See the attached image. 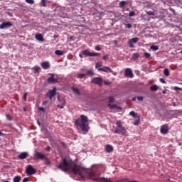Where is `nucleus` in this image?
<instances>
[{"instance_id": "473e14b6", "label": "nucleus", "mask_w": 182, "mask_h": 182, "mask_svg": "<svg viewBox=\"0 0 182 182\" xmlns=\"http://www.w3.org/2000/svg\"><path fill=\"white\" fill-rule=\"evenodd\" d=\"M150 49H151L152 50H159V46L152 45L151 46Z\"/></svg>"}, {"instance_id": "e2e57ef3", "label": "nucleus", "mask_w": 182, "mask_h": 182, "mask_svg": "<svg viewBox=\"0 0 182 182\" xmlns=\"http://www.w3.org/2000/svg\"><path fill=\"white\" fill-rule=\"evenodd\" d=\"M132 102H136V97L132 98Z\"/></svg>"}, {"instance_id": "72a5a7b5", "label": "nucleus", "mask_w": 182, "mask_h": 182, "mask_svg": "<svg viewBox=\"0 0 182 182\" xmlns=\"http://www.w3.org/2000/svg\"><path fill=\"white\" fill-rule=\"evenodd\" d=\"M58 100L60 102L61 105H65V100L63 99H60V96H58Z\"/></svg>"}, {"instance_id": "dca6fc26", "label": "nucleus", "mask_w": 182, "mask_h": 182, "mask_svg": "<svg viewBox=\"0 0 182 182\" xmlns=\"http://www.w3.org/2000/svg\"><path fill=\"white\" fill-rule=\"evenodd\" d=\"M35 38L39 42H45V38H43V36L41 33L36 34Z\"/></svg>"}, {"instance_id": "49530a36", "label": "nucleus", "mask_w": 182, "mask_h": 182, "mask_svg": "<svg viewBox=\"0 0 182 182\" xmlns=\"http://www.w3.org/2000/svg\"><path fill=\"white\" fill-rule=\"evenodd\" d=\"M38 110H40V112H43V113H45V108L44 107H38Z\"/></svg>"}, {"instance_id": "680f3d73", "label": "nucleus", "mask_w": 182, "mask_h": 182, "mask_svg": "<svg viewBox=\"0 0 182 182\" xmlns=\"http://www.w3.org/2000/svg\"><path fill=\"white\" fill-rule=\"evenodd\" d=\"M79 56L81 58H83V54L82 53V51H81V53H79Z\"/></svg>"}, {"instance_id": "6e6d98bb", "label": "nucleus", "mask_w": 182, "mask_h": 182, "mask_svg": "<svg viewBox=\"0 0 182 182\" xmlns=\"http://www.w3.org/2000/svg\"><path fill=\"white\" fill-rule=\"evenodd\" d=\"M43 106H46V105H48V101H44L42 103Z\"/></svg>"}, {"instance_id": "c756f323", "label": "nucleus", "mask_w": 182, "mask_h": 182, "mask_svg": "<svg viewBox=\"0 0 182 182\" xmlns=\"http://www.w3.org/2000/svg\"><path fill=\"white\" fill-rule=\"evenodd\" d=\"M126 5H127V2L125 1H122L119 3V8H124V6H126Z\"/></svg>"}, {"instance_id": "4468645a", "label": "nucleus", "mask_w": 182, "mask_h": 182, "mask_svg": "<svg viewBox=\"0 0 182 182\" xmlns=\"http://www.w3.org/2000/svg\"><path fill=\"white\" fill-rule=\"evenodd\" d=\"M99 72H109L110 73H113V70H112V68H110V67H103L102 68H98Z\"/></svg>"}, {"instance_id": "0eeeda50", "label": "nucleus", "mask_w": 182, "mask_h": 182, "mask_svg": "<svg viewBox=\"0 0 182 182\" xmlns=\"http://www.w3.org/2000/svg\"><path fill=\"white\" fill-rule=\"evenodd\" d=\"M91 82L92 83H94V85L102 86V84L103 83V78L100 77H95L91 80Z\"/></svg>"}, {"instance_id": "a878e982", "label": "nucleus", "mask_w": 182, "mask_h": 182, "mask_svg": "<svg viewBox=\"0 0 182 182\" xmlns=\"http://www.w3.org/2000/svg\"><path fill=\"white\" fill-rule=\"evenodd\" d=\"M164 75L166 77L170 76V70H168V68H165L164 70Z\"/></svg>"}, {"instance_id": "f3484780", "label": "nucleus", "mask_w": 182, "mask_h": 182, "mask_svg": "<svg viewBox=\"0 0 182 182\" xmlns=\"http://www.w3.org/2000/svg\"><path fill=\"white\" fill-rule=\"evenodd\" d=\"M41 67L43 69H49V68H50V64H49V62L45 61L41 63Z\"/></svg>"}, {"instance_id": "a211bd4d", "label": "nucleus", "mask_w": 182, "mask_h": 182, "mask_svg": "<svg viewBox=\"0 0 182 182\" xmlns=\"http://www.w3.org/2000/svg\"><path fill=\"white\" fill-rule=\"evenodd\" d=\"M82 54L84 55V56H92V52L89 51V50H82Z\"/></svg>"}, {"instance_id": "423d86ee", "label": "nucleus", "mask_w": 182, "mask_h": 182, "mask_svg": "<svg viewBox=\"0 0 182 182\" xmlns=\"http://www.w3.org/2000/svg\"><path fill=\"white\" fill-rule=\"evenodd\" d=\"M33 156H34V160H45V159H46V156H45V154L38 151H36L33 154Z\"/></svg>"}, {"instance_id": "cd10ccee", "label": "nucleus", "mask_w": 182, "mask_h": 182, "mask_svg": "<svg viewBox=\"0 0 182 182\" xmlns=\"http://www.w3.org/2000/svg\"><path fill=\"white\" fill-rule=\"evenodd\" d=\"M21 176H14V178H13V182H21Z\"/></svg>"}, {"instance_id": "a19ab883", "label": "nucleus", "mask_w": 182, "mask_h": 182, "mask_svg": "<svg viewBox=\"0 0 182 182\" xmlns=\"http://www.w3.org/2000/svg\"><path fill=\"white\" fill-rule=\"evenodd\" d=\"M41 5H42V6L46 8V0H41Z\"/></svg>"}, {"instance_id": "8fccbe9b", "label": "nucleus", "mask_w": 182, "mask_h": 182, "mask_svg": "<svg viewBox=\"0 0 182 182\" xmlns=\"http://www.w3.org/2000/svg\"><path fill=\"white\" fill-rule=\"evenodd\" d=\"M95 50H102V48H100L99 46H95Z\"/></svg>"}, {"instance_id": "ea45409f", "label": "nucleus", "mask_w": 182, "mask_h": 182, "mask_svg": "<svg viewBox=\"0 0 182 182\" xmlns=\"http://www.w3.org/2000/svg\"><path fill=\"white\" fill-rule=\"evenodd\" d=\"M26 2L27 4H30L31 5H33V4H35V1L34 0H26Z\"/></svg>"}, {"instance_id": "ddd939ff", "label": "nucleus", "mask_w": 182, "mask_h": 182, "mask_svg": "<svg viewBox=\"0 0 182 182\" xmlns=\"http://www.w3.org/2000/svg\"><path fill=\"white\" fill-rule=\"evenodd\" d=\"M160 132L161 134H167L168 132V125L164 124L161 127Z\"/></svg>"}, {"instance_id": "7c9ffc66", "label": "nucleus", "mask_w": 182, "mask_h": 182, "mask_svg": "<svg viewBox=\"0 0 182 182\" xmlns=\"http://www.w3.org/2000/svg\"><path fill=\"white\" fill-rule=\"evenodd\" d=\"M108 106L109 107V109H120V107H117V105H112L110 103H108Z\"/></svg>"}, {"instance_id": "f257e3e1", "label": "nucleus", "mask_w": 182, "mask_h": 182, "mask_svg": "<svg viewBox=\"0 0 182 182\" xmlns=\"http://www.w3.org/2000/svg\"><path fill=\"white\" fill-rule=\"evenodd\" d=\"M77 130H80L82 134H86L89 132V119L85 115H80V119H77L75 122Z\"/></svg>"}, {"instance_id": "774afa93", "label": "nucleus", "mask_w": 182, "mask_h": 182, "mask_svg": "<svg viewBox=\"0 0 182 182\" xmlns=\"http://www.w3.org/2000/svg\"><path fill=\"white\" fill-rule=\"evenodd\" d=\"M70 41H72L73 39V37H70Z\"/></svg>"}, {"instance_id": "0e129e2a", "label": "nucleus", "mask_w": 182, "mask_h": 182, "mask_svg": "<svg viewBox=\"0 0 182 182\" xmlns=\"http://www.w3.org/2000/svg\"><path fill=\"white\" fill-rule=\"evenodd\" d=\"M0 136H4V133H2L1 132H0Z\"/></svg>"}, {"instance_id": "338daca9", "label": "nucleus", "mask_w": 182, "mask_h": 182, "mask_svg": "<svg viewBox=\"0 0 182 182\" xmlns=\"http://www.w3.org/2000/svg\"><path fill=\"white\" fill-rule=\"evenodd\" d=\"M0 49H2V46H1V43H0Z\"/></svg>"}, {"instance_id": "e433bc0d", "label": "nucleus", "mask_w": 182, "mask_h": 182, "mask_svg": "<svg viewBox=\"0 0 182 182\" xmlns=\"http://www.w3.org/2000/svg\"><path fill=\"white\" fill-rule=\"evenodd\" d=\"M130 181L129 180V178H123V179H121V180H118L115 182H129Z\"/></svg>"}, {"instance_id": "bf43d9fd", "label": "nucleus", "mask_w": 182, "mask_h": 182, "mask_svg": "<svg viewBox=\"0 0 182 182\" xmlns=\"http://www.w3.org/2000/svg\"><path fill=\"white\" fill-rule=\"evenodd\" d=\"M46 150L47 151H50V146H47V148L46 149Z\"/></svg>"}, {"instance_id": "052dcab7", "label": "nucleus", "mask_w": 182, "mask_h": 182, "mask_svg": "<svg viewBox=\"0 0 182 182\" xmlns=\"http://www.w3.org/2000/svg\"><path fill=\"white\" fill-rule=\"evenodd\" d=\"M104 83L105 85H110V82L109 81H105Z\"/></svg>"}, {"instance_id": "69168bd1", "label": "nucleus", "mask_w": 182, "mask_h": 182, "mask_svg": "<svg viewBox=\"0 0 182 182\" xmlns=\"http://www.w3.org/2000/svg\"><path fill=\"white\" fill-rule=\"evenodd\" d=\"M38 126H41V122H39V121H38Z\"/></svg>"}, {"instance_id": "09e8293b", "label": "nucleus", "mask_w": 182, "mask_h": 182, "mask_svg": "<svg viewBox=\"0 0 182 182\" xmlns=\"http://www.w3.org/2000/svg\"><path fill=\"white\" fill-rule=\"evenodd\" d=\"M125 26H126L128 29H130V28H132V24H131V23L125 24Z\"/></svg>"}, {"instance_id": "3c124183", "label": "nucleus", "mask_w": 182, "mask_h": 182, "mask_svg": "<svg viewBox=\"0 0 182 182\" xmlns=\"http://www.w3.org/2000/svg\"><path fill=\"white\" fill-rule=\"evenodd\" d=\"M138 100H139V102H141L143 100V99H144L143 97L140 96V97H137Z\"/></svg>"}, {"instance_id": "6ab92c4d", "label": "nucleus", "mask_w": 182, "mask_h": 182, "mask_svg": "<svg viewBox=\"0 0 182 182\" xmlns=\"http://www.w3.org/2000/svg\"><path fill=\"white\" fill-rule=\"evenodd\" d=\"M71 90H73V92L74 93H76L78 96H80V91L79 90V88H76L75 87H71Z\"/></svg>"}, {"instance_id": "5701e85b", "label": "nucleus", "mask_w": 182, "mask_h": 182, "mask_svg": "<svg viewBox=\"0 0 182 182\" xmlns=\"http://www.w3.org/2000/svg\"><path fill=\"white\" fill-rule=\"evenodd\" d=\"M65 53L60 50H56L55 51V54L57 55V56H62Z\"/></svg>"}, {"instance_id": "aec40b11", "label": "nucleus", "mask_w": 182, "mask_h": 182, "mask_svg": "<svg viewBox=\"0 0 182 182\" xmlns=\"http://www.w3.org/2000/svg\"><path fill=\"white\" fill-rule=\"evenodd\" d=\"M102 66H103V63L102 62H97L95 63V69H102Z\"/></svg>"}, {"instance_id": "bb28decb", "label": "nucleus", "mask_w": 182, "mask_h": 182, "mask_svg": "<svg viewBox=\"0 0 182 182\" xmlns=\"http://www.w3.org/2000/svg\"><path fill=\"white\" fill-rule=\"evenodd\" d=\"M130 116H132V117H134V119H137V117H139V115L137 114V113H135L134 111H132L129 112Z\"/></svg>"}, {"instance_id": "a18cd8bd", "label": "nucleus", "mask_w": 182, "mask_h": 182, "mask_svg": "<svg viewBox=\"0 0 182 182\" xmlns=\"http://www.w3.org/2000/svg\"><path fill=\"white\" fill-rule=\"evenodd\" d=\"M103 60H107L109 59V55H105L102 57Z\"/></svg>"}, {"instance_id": "20e7f679", "label": "nucleus", "mask_w": 182, "mask_h": 182, "mask_svg": "<svg viewBox=\"0 0 182 182\" xmlns=\"http://www.w3.org/2000/svg\"><path fill=\"white\" fill-rule=\"evenodd\" d=\"M72 171L75 176L79 174L80 176L83 177V172L86 171V169L80 166L75 164L74 167L72 168Z\"/></svg>"}, {"instance_id": "f8f14e48", "label": "nucleus", "mask_w": 182, "mask_h": 182, "mask_svg": "<svg viewBox=\"0 0 182 182\" xmlns=\"http://www.w3.org/2000/svg\"><path fill=\"white\" fill-rule=\"evenodd\" d=\"M139 42V38H133L132 39L129 40L128 45L129 48H134V43H137Z\"/></svg>"}, {"instance_id": "37998d69", "label": "nucleus", "mask_w": 182, "mask_h": 182, "mask_svg": "<svg viewBox=\"0 0 182 182\" xmlns=\"http://www.w3.org/2000/svg\"><path fill=\"white\" fill-rule=\"evenodd\" d=\"M129 16L132 17V16H136V13L134 11H131L129 14Z\"/></svg>"}, {"instance_id": "412c9836", "label": "nucleus", "mask_w": 182, "mask_h": 182, "mask_svg": "<svg viewBox=\"0 0 182 182\" xmlns=\"http://www.w3.org/2000/svg\"><path fill=\"white\" fill-rule=\"evenodd\" d=\"M140 58V55L137 53H134L132 57V60H136V59H139Z\"/></svg>"}, {"instance_id": "2f4dec72", "label": "nucleus", "mask_w": 182, "mask_h": 182, "mask_svg": "<svg viewBox=\"0 0 182 182\" xmlns=\"http://www.w3.org/2000/svg\"><path fill=\"white\" fill-rule=\"evenodd\" d=\"M110 105H112V103H114V97L113 96H110L109 97V102Z\"/></svg>"}, {"instance_id": "9b49d317", "label": "nucleus", "mask_w": 182, "mask_h": 182, "mask_svg": "<svg viewBox=\"0 0 182 182\" xmlns=\"http://www.w3.org/2000/svg\"><path fill=\"white\" fill-rule=\"evenodd\" d=\"M125 77H133V71L130 68H126L124 71Z\"/></svg>"}, {"instance_id": "c9c22d12", "label": "nucleus", "mask_w": 182, "mask_h": 182, "mask_svg": "<svg viewBox=\"0 0 182 182\" xmlns=\"http://www.w3.org/2000/svg\"><path fill=\"white\" fill-rule=\"evenodd\" d=\"M87 75H89L90 76H93V75H95V73L92 70H88L87 71Z\"/></svg>"}, {"instance_id": "39448f33", "label": "nucleus", "mask_w": 182, "mask_h": 182, "mask_svg": "<svg viewBox=\"0 0 182 182\" xmlns=\"http://www.w3.org/2000/svg\"><path fill=\"white\" fill-rule=\"evenodd\" d=\"M26 173L28 176H33L36 173V169L32 165L29 164L26 166Z\"/></svg>"}, {"instance_id": "393cba45", "label": "nucleus", "mask_w": 182, "mask_h": 182, "mask_svg": "<svg viewBox=\"0 0 182 182\" xmlns=\"http://www.w3.org/2000/svg\"><path fill=\"white\" fill-rule=\"evenodd\" d=\"M34 73H41V67L35 66L33 67Z\"/></svg>"}, {"instance_id": "864d4df0", "label": "nucleus", "mask_w": 182, "mask_h": 182, "mask_svg": "<svg viewBox=\"0 0 182 182\" xmlns=\"http://www.w3.org/2000/svg\"><path fill=\"white\" fill-rule=\"evenodd\" d=\"M45 164H47L48 166H49V164H50V161L49 160L46 159Z\"/></svg>"}, {"instance_id": "de8ad7c7", "label": "nucleus", "mask_w": 182, "mask_h": 182, "mask_svg": "<svg viewBox=\"0 0 182 182\" xmlns=\"http://www.w3.org/2000/svg\"><path fill=\"white\" fill-rule=\"evenodd\" d=\"M159 81L161 82V83H164V84H166V80L163 78H159Z\"/></svg>"}, {"instance_id": "13d9d810", "label": "nucleus", "mask_w": 182, "mask_h": 182, "mask_svg": "<svg viewBox=\"0 0 182 182\" xmlns=\"http://www.w3.org/2000/svg\"><path fill=\"white\" fill-rule=\"evenodd\" d=\"M63 105H62V104H61V105H57V107H59L60 109H63Z\"/></svg>"}, {"instance_id": "4be33fe9", "label": "nucleus", "mask_w": 182, "mask_h": 182, "mask_svg": "<svg viewBox=\"0 0 182 182\" xmlns=\"http://www.w3.org/2000/svg\"><path fill=\"white\" fill-rule=\"evenodd\" d=\"M105 150L107 153H110L113 150V146H112L111 145H107Z\"/></svg>"}, {"instance_id": "2eb2a0df", "label": "nucleus", "mask_w": 182, "mask_h": 182, "mask_svg": "<svg viewBox=\"0 0 182 182\" xmlns=\"http://www.w3.org/2000/svg\"><path fill=\"white\" fill-rule=\"evenodd\" d=\"M28 156L29 154L28 152H22L18 155V159L19 160H25Z\"/></svg>"}, {"instance_id": "5fc2aeb1", "label": "nucleus", "mask_w": 182, "mask_h": 182, "mask_svg": "<svg viewBox=\"0 0 182 182\" xmlns=\"http://www.w3.org/2000/svg\"><path fill=\"white\" fill-rule=\"evenodd\" d=\"M147 15H154V13L153 11H148Z\"/></svg>"}, {"instance_id": "7ed1b4c3", "label": "nucleus", "mask_w": 182, "mask_h": 182, "mask_svg": "<svg viewBox=\"0 0 182 182\" xmlns=\"http://www.w3.org/2000/svg\"><path fill=\"white\" fill-rule=\"evenodd\" d=\"M58 168L65 173H70V165L66 159H63V161L58 166Z\"/></svg>"}, {"instance_id": "1a4fd4ad", "label": "nucleus", "mask_w": 182, "mask_h": 182, "mask_svg": "<svg viewBox=\"0 0 182 182\" xmlns=\"http://www.w3.org/2000/svg\"><path fill=\"white\" fill-rule=\"evenodd\" d=\"M50 77L47 79L48 83H59L58 78H55V74L50 73Z\"/></svg>"}, {"instance_id": "f704fd0d", "label": "nucleus", "mask_w": 182, "mask_h": 182, "mask_svg": "<svg viewBox=\"0 0 182 182\" xmlns=\"http://www.w3.org/2000/svg\"><path fill=\"white\" fill-rule=\"evenodd\" d=\"M6 117L7 120H9V122H12L13 118L9 114H6Z\"/></svg>"}, {"instance_id": "79ce46f5", "label": "nucleus", "mask_w": 182, "mask_h": 182, "mask_svg": "<svg viewBox=\"0 0 182 182\" xmlns=\"http://www.w3.org/2000/svg\"><path fill=\"white\" fill-rule=\"evenodd\" d=\"M28 97V92H25L23 96V99L25 102H26V99Z\"/></svg>"}, {"instance_id": "6e6552de", "label": "nucleus", "mask_w": 182, "mask_h": 182, "mask_svg": "<svg viewBox=\"0 0 182 182\" xmlns=\"http://www.w3.org/2000/svg\"><path fill=\"white\" fill-rule=\"evenodd\" d=\"M54 96H56V87H53V90H49L46 94V97H49L50 100H52Z\"/></svg>"}, {"instance_id": "b1692460", "label": "nucleus", "mask_w": 182, "mask_h": 182, "mask_svg": "<svg viewBox=\"0 0 182 182\" xmlns=\"http://www.w3.org/2000/svg\"><path fill=\"white\" fill-rule=\"evenodd\" d=\"M159 90V87L156 85L150 87V90H151V92H156V90Z\"/></svg>"}, {"instance_id": "f03ea898", "label": "nucleus", "mask_w": 182, "mask_h": 182, "mask_svg": "<svg viewBox=\"0 0 182 182\" xmlns=\"http://www.w3.org/2000/svg\"><path fill=\"white\" fill-rule=\"evenodd\" d=\"M117 127L114 131V133L117 134H121L122 136H126L127 134V130L123 125H122V122L120 121L117 122L116 123Z\"/></svg>"}, {"instance_id": "c85d7f7f", "label": "nucleus", "mask_w": 182, "mask_h": 182, "mask_svg": "<svg viewBox=\"0 0 182 182\" xmlns=\"http://www.w3.org/2000/svg\"><path fill=\"white\" fill-rule=\"evenodd\" d=\"M84 77H86V74H82V73L77 74V79H84Z\"/></svg>"}, {"instance_id": "c03bdc74", "label": "nucleus", "mask_w": 182, "mask_h": 182, "mask_svg": "<svg viewBox=\"0 0 182 182\" xmlns=\"http://www.w3.org/2000/svg\"><path fill=\"white\" fill-rule=\"evenodd\" d=\"M100 53H91V57L92 56H100Z\"/></svg>"}, {"instance_id": "4c0bfd02", "label": "nucleus", "mask_w": 182, "mask_h": 182, "mask_svg": "<svg viewBox=\"0 0 182 182\" xmlns=\"http://www.w3.org/2000/svg\"><path fill=\"white\" fill-rule=\"evenodd\" d=\"M139 122H140L139 117H136V119L134 121V126H137V124H139Z\"/></svg>"}, {"instance_id": "4d7b16f0", "label": "nucleus", "mask_w": 182, "mask_h": 182, "mask_svg": "<svg viewBox=\"0 0 182 182\" xmlns=\"http://www.w3.org/2000/svg\"><path fill=\"white\" fill-rule=\"evenodd\" d=\"M174 90H181V88L178 87H174Z\"/></svg>"}, {"instance_id": "9d476101", "label": "nucleus", "mask_w": 182, "mask_h": 182, "mask_svg": "<svg viewBox=\"0 0 182 182\" xmlns=\"http://www.w3.org/2000/svg\"><path fill=\"white\" fill-rule=\"evenodd\" d=\"M11 26H14V24H12V22H10V21L3 22L0 25V29H5V28H11Z\"/></svg>"}, {"instance_id": "58836bf2", "label": "nucleus", "mask_w": 182, "mask_h": 182, "mask_svg": "<svg viewBox=\"0 0 182 182\" xmlns=\"http://www.w3.org/2000/svg\"><path fill=\"white\" fill-rule=\"evenodd\" d=\"M144 56L146 58V59H149V58H150L151 55L150 54V53H144Z\"/></svg>"}, {"instance_id": "603ef678", "label": "nucleus", "mask_w": 182, "mask_h": 182, "mask_svg": "<svg viewBox=\"0 0 182 182\" xmlns=\"http://www.w3.org/2000/svg\"><path fill=\"white\" fill-rule=\"evenodd\" d=\"M28 181H29V178H24L23 179V182H28Z\"/></svg>"}]
</instances>
